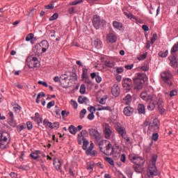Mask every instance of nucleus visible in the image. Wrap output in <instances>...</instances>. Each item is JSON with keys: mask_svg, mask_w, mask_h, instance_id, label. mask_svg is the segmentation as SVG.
<instances>
[{"mask_svg": "<svg viewBox=\"0 0 178 178\" xmlns=\"http://www.w3.org/2000/svg\"><path fill=\"white\" fill-rule=\"evenodd\" d=\"M79 91L81 94H86V85L81 84Z\"/></svg>", "mask_w": 178, "mask_h": 178, "instance_id": "obj_52", "label": "nucleus"}, {"mask_svg": "<svg viewBox=\"0 0 178 178\" xmlns=\"http://www.w3.org/2000/svg\"><path fill=\"white\" fill-rule=\"evenodd\" d=\"M178 51V42L175 43L171 49L170 54L172 56H176V52Z\"/></svg>", "mask_w": 178, "mask_h": 178, "instance_id": "obj_27", "label": "nucleus"}, {"mask_svg": "<svg viewBox=\"0 0 178 178\" xmlns=\"http://www.w3.org/2000/svg\"><path fill=\"white\" fill-rule=\"evenodd\" d=\"M33 51L35 54V55H37L38 56V55H40V54H43L42 53V49H41V45H40V44H37L33 48Z\"/></svg>", "mask_w": 178, "mask_h": 178, "instance_id": "obj_22", "label": "nucleus"}, {"mask_svg": "<svg viewBox=\"0 0 178 178\" xmlns=\"http://www.w3.org/2000/svg\"><path fill=\"white\" fill-rule=\"evenodd\" d=\"M116 130L121 137H123L124 136H126L127 134V132L126 131V128H124V127L118 125L116 127Z\"/></svg>", "mask_w": 178, "mask_h": 178, "instance_id": "obj_17", "label": "nucleus"}, {"mask_svg": "<svg viewBox=\"0 0 178 178\" xmlns=\"http://www.w3.org/2000/svg\"><path fill=\"white\" fill-rule=\"evenodd\" d=\"M122 85L124 89L128 90H131V86H132L131 79L129 78L124 79Z\"/></svg>", "mask_w": 178, "mask_h": 178, "instance_id": "obj_16", "label": "nucleus"}, {"mask_svg": "<svg viewBox=\"0 0 178 178\" xmlns=\"http://www.w3.org/2000/svg\"><path fill=\"white\" fill-rule=\"evenodd\" d=\"M175 95H177V90H174L170 92V97H175Z\"/></svg>", "mask_w": 178, "mask_h": 178, "instance_id": "obj_64", "label": "nucleus"}, {"mask_svg": "<svg viewBox=\"0 0 178 178\" xmlns=\"http://www.w3.org/2000/svg\"><path fill=\"white\" fill-rule=\"evenodd\" d=\"M70 104H71L72 106H74V108L75 109H77V106H79V104H77V102H76V101H74V100H73V99H72V100L70 101Z\"/></svg>", "mask_w": 178, "mask_h": 178, "instance_id": "obj_53", "label": "nucleus"}, {"mask_svg": "<svg viewBox=\"0 0 178 178\" xmlns=\"http://www.w3.org/2000/svg\"><path fill=\"white\" fill-rule=\"evenodd\" d=\"M158 138H159V135H158V133H154L152 136V140H153V141H158Z\"/></svg>", "mask_w": 178, "mask_h": 178, "instance_id": "obj_47", "label": "nucleus"}, {"mask_svg": "<svg viewBox=\"0 0 178 178\" xmlns=\"http://www.w3.org/2000/svg\"><path fill=\"white\" fill-rule=\"evenodd\" d=\"M140 98L143 99V101L149 102L147 105V109L149 111H154L156 105H158L159 109H162L163 108L162 104L163 101L162 98L158 97L156 95H148L147 92H143L140 94Z\"/></svg>", "mask_w": 178, "mask_h": 178, "instance_id": "obj_1", "label": "nucleus"}, {"mask_svg": "<svg viewBox=\"0 0 178 178\" xmlns=\"http://www.w3.org/2000/svg\"><path fill=\"white\" fill-rule=\"evenodd\" d=\"M40 154H41V152L40 150H36L32 152L30 154V156L32 157L33 159H38V158L40 157Z\"/></svg>", "mask_w": 178, "mask_h": 178, "instance_id": "obj_28", "label": "nucleus"}, {"mask_svg": "<svg viewBox=\"0 0 178 178\" xmlns=\"http://www.w3.org/2000/svg\"><path fill=\"white\" fill-rule=\"evenodd\" d=\"M82 79L86 84H88V86H91V84H92V82L90 80V76H86Z\"/></svg>", "mask_w": 178, "mask_h": 178, "instance_id": "obj_42", "label": "nucleus"}, {"mask_svg": "<svg viewBox=\"0 0 178 178\" xmlns=\"http://www.w3.org/2000/svg\"><path fill=\"white\" fill-rule=\"evenodd\" d=\"M55 105V101H51L47 104V109H50V108H52Z\"/></svg>", "mask_w": 178, "mask_h": 178, "instance_id": "obj_57", "label": "nucleus"}, {"mask_svg": "<svg viewBox=\"0 0 178 178\" xmlns=\"http://www.w3.org/2000/svg\"><path fill=\"white\" fill-rule=\"evenodd\" d=\"M159 126H160L159 120L155 118L149 122V130L156 131V133L157 131H159Z\"/></svg>", "mask_w": 178, "mask_h": 178, "instance_id": "obj_10", "label": "nucleus"}, {"mask_svg": "<svg viewBox=\"0 0 178 178\" xmlns=\"http://www.w3.org/2000/svg\"><path fill=\"white\" fill-rule=\"evenodd\" d=\"M124 14L125 16H127V17H128V19H133L134 17L131 13L124 12Z\"/></svg>", "mask_w": 178, "mask_h": 178, "instance_id": "obj_61", "label": "nucleus"}, {"mask_svg": "<svg viewBox=\"0 0 178 178\" xmlns=\"http://www.w3.org/2000/svg\"><path fill=\"white\" fill-rule=\"evenodd\" d=\"M156 159H158V156L156 154H154L151 160L152 165H149L147 171L149 177H151V176H156V167L155 166V164L156 163Z\"/></svg>", "mask_w": 178, "mask_h": 178, "instance_id": "obj_5", "label": "nucleus"}, {"mask_svg": "<svg viewBox=\"0 0 178 178\" xmlns=\"http://www.w3.org/2000/svg\"><path fill=\"white\" fill-rule=\"evenodd\" d=\"M172 58L170 59V66L172 67H174L175 69H176V67H177V60H176L177 58V56H172L171 57Z\"/></svg>", "mask_w": 178, "mask_h": 178, "instance_id": "obj_25", "label": "nucleus"}, {"mask_svg": "<svg viewBox=\"0 0 178 178\" xmlns=\"http://www.w3.org/2000/svg\"><path fill=\"white\" fill-rule=\"evenodd\" d=\"M104 65H105V66H106L107 67H113V66H115V63H114V62H111V61L106 60V61L104 62Z\"/></svg>", "mask_w": 178, "mask_h": 178, "instance_id": "obj_40", "label": "nucleus"}, {"mask_svg": "<svg viewBox=\"0 0 178 178\" xmlns=\"http://www.w3.org/2000/svg\"><path fill=\"white\" fill-rule=\"evenodd\" d=\"M129 159L137 166H144V163H145V160L137 154L129 155Z\"/></svg>", "mask_w": 178, "mask_h": 178, "instance_id": "obj_7", "label": "nucleus"}, {"mask_svg": "<svg viewBox=\"0 0 178 178\" xmlns=\"http://www.w3.org/2000/svg\"><path fill=\"white\" fill-rule=\"evenodd\" d=\"M103 133L104 134V138L106 140H111V138H113V131H112V127L109 126V124H104L103 127Z\"/></svg>", "mask_w": 178, "mask_h": 178, "instance_id": "obj_8", "label": "nucleus"}, {"mask_svg": "<svg viewBox=\"0 0 178 178\" xmlns=\"http://www.w3.org/2000/svg\"><path fill=\"white\" fill-rule=\"evenodd\" d=\"M147 53L141 54L140 56H139L138 57V60H144V59H145V58H147Z\"/></svg>", "mask_w": 178, "mask_h": 178, "instance_id": "obj_54", "label": "nucleus"}, {"mask_svg": "<svg viewBox=\"0 0 178 178\" xmlns=\"http://www.w3.org/2000/svg\"><path fill=\"white\" fill-rule=\"evenodd\" d=\"M89 134L90 137L95 139V141L97 140H101V134L97 131L95 129H89Z\"/></svg>", "mask_w": 178, "mask_h": 178, "instance_id": "obj_11", "label": "nucleus"}, {"mask_svg": "<svg viewBox=\"0 0 178 178\" xmlns=\"http://www.w3.org/2000/svg\"><path fill=\"white\" fill-rule=\"evenodd\" d=\"M88 111H89V112H90V113H92V112L95 113V107L91 106L88 108Z\"/></svg>", "mask_w": 178, "mask_h": 178, "instance_id": "obj_62", "label": "nucleus"}, {"mask_svg": "<svg viewBox=\"0 0 178 178\" xmlns=\"http://www.w3.org/2000/svg\"><path fill=\"white\" fill-rule=\"evenodd\" d=\"M86 113H87V110H86V108L82 109L80 112V119H83L84 115H86Z\"/></svg>", "mask_w": 178, "mask_h": 178, "instance_id": "obj_51", "label": "nucleus"}, {"mask_svg": "<svg viewBox=\"0 0 178 178\" xmlns=\"http://www.w3.org/2000/svg\"><path fill=\"white\" fill-rule=\"evenodd\" d=\"M24 129H26V125L20 124L17 127V131H19V133H20L22 130H24Z\"/></svg>", "mask_w": 178, "mask_h": 178, "instance_id": "obj_49", "label": "nucleus"}, {"mask_svg": "<svg viewBox=\"0 0 178 178\" xmlns=\"http://www.w3.org/2000/svg\"><path fill=\"white\" fill-rule=\"evenodd\" d=\"M87 169L90 172H92V170H94V161L87 163Z\"/></svg>", "mask_w": 178, "mask_h": 178, "instance_id": "obj_34", "label": "nucleus"}, {"mask_svg": "<svg viewBox=\"0 0 178 178\" xmlns=\"http://www.w3.org/2000/svg\"><path fill=\"white\" fill-rule=\"evenodd\" d=\"M54 165L56 170H60V168L62 166V161L59 159H54Z\"/></svg>", "mask_w": 178, "mask_h": 178, "instance_id": "obj_23", "label": "nucleus"}, {"mask_svg": "<svg viewBox=\"0 0 178 178\" xmlns=\"http://www.w3.org/2000/svg\"><path fill=\"white\" fill-rule=\"evenodd\" d=\"M168 54H169V51L168 50L163 51H159L158 55L159 56H160V58H166V56H168Z\"/></svg>", "mask_w": 178, "mask_h": 178, "instance_id": "obj_35", "label": "nucleus"}, {"mask_svg": "<svg viewBox=\"0 0 178 178\" xmlns=\"http://www.w3.org/2000/svg\"><path fill=\"white\" fill-rule=\"evenodd\" d=\"M96 145H98L99 147V149L100 151H104V145H106V143H108V141L105 140H101V139L99 140H96L95 141Z\"/></svg>", "mask_w": 178, "mask_h": 178, "instance_id": "obj_20", "label": "nucleus"}, {"mask_svg": "<svg viewBox=\"0 0 178 178\" xmlns=\"http://www.w3.org/2000/svg\"><path fill=\"white\" fill-rule=\"evenodd\" d=\"M97 111H108L109 112H112V108L109 106L98 105Z\"/></svg>", "mask_w": 178, "mask_h": 178, "instance_id": "obj_26", "label": "nucleus"}, {"mask_svg": "<svg viewBox=\"0 0 178 178\" xmlns=\"http://www.w3.org/2000/svg\"><path fill=\"white\" fill-rule=\"evenodd\" d=\"M35 122H37L38 124H40V123H42V118L40 116V113H38L35 114Z\"/></svg>", "mask_w": 178, "mask_h": 178, "instance_id": "obj_33", "label": "nucleus"}, {"mask_svg": "<svg viewBox=\"0 0 178 178\" xmlns=\"http://www.w3.org/2000/svg\"><path fill=\"white\" fill-rule=\"evenodd\" d=\"M111 92L114 97H119L120 94V88L118 83H115L111 88Z\"/></svg>", "mask_w": 178, "mask_h": 178, "instance_id": "obj_13", "label": "nucleus"}, {"mask_svg": "<svg viewBox=\"0 0 178 178\" xmlns=\"http://www.w3.org/2000/svg\"><path fill=\"white\" fill-rule=\"evenodd\" d=\"M138 113L143 114L145 113V106H144V104H139L138 106Z\"/></svg>", "mask_w": 178, "mask_h": 178, "instance_id": "obj_32", "label": "nucleus"}, {"mask_svg": "<svg viewBox=\"0 0 178 178\" xmlns=\"http://www.w3.org/2000/svg\"><path fill=\"white\" fill-rule=\"evenodd\" d=\"M113 26L114 29H117V30H122V28L123 27V24H122V23L118 22L116 21L113 22Z\"/></svg>", "mask_w": 178, "mask_h": 178, "instance_id": "obj_30", "label": "nucleus"}, {"mask_svg": "<svg viewBox=\"0 0 178 178\" xmlns=\"http://www.w3.org/2000/svg\"><path fill=\"white\" fill-rule=\"evenodd\" d=\"M92 24L96 30H99V27H102L106 24V21L101 19L99 16L96 15L93 16Z\"/></svg>", "mask_w": 178, "mask_h": 178, "instance_id": "obj_6", "label": "nucleus"}, {"mask_svg": "<svg viewBox=\"0 0 178 178\" xmlns=\"http://www.w3.org/2000/svg\"><path fill=\"white\" fill-rule=\"evenodd\" d=\"M83 2H84L83 0H75L74 1H70L69 5L70 6H73L74 5H79V3H83Z\"/></svg>", "mask_w": 178, "mask_h": 178, "instance_id": "obj_37", "label": "nucleus"}, {"mask_svg": "<svg viewBox=\"0 0 178 178\" xmlns=\"http://www.w3.org/2000/svg\"><path fill=\"white\" fill-rule=\"evenodd\" d=\"M78 102L79 104H86L87 105V104H90V100L86 97L80 96L78 98Z\"/></svg>", "mask_w": 178, "mask_h": 178, "instance_id": "obj_24", "label": "nucleus"}, {"mask_svg": "<svg viewBox=\"0 0 178 178\" xmlns=\"http://www.w3.org/2000/svg\"><path fill=\"white\" fill-rule=\"evenodd\" d=\"M93 45L94 47H95V48H97V49H99V48H102V42L99 40H94Z\"/></svg>", "mask_w": 178, "mask_h": 178, "instance_id": "obj_31", "label": "nucleus"}, {"mask_svg": "<svg viewBox=\"0 0 178 178\" xmlns=\"http://www.w3.org/2000/svg\"><path fill=\"white\" fill-rule=\"evenodd\" d=\"M26 127L28 130H31L33 129V123L29 121L26 122Z\"/></svg>", "mask_w": 178, "mask_h": 178, "instance_id": "obj_59", "label": "nucleus"}, {"mask_svg": "<svg viewBox=\"0 0 178 178\" xmlns=\"http://www.w3.org/2000/svg\"><path fill=\"white\" fill-rule=\"evenodd\" d=\"M161 77L164 81L165 84L170 87L172 86V79H173V74L169 70L163 71L161 74Z\"/></svg>", "mask_w": 178, "mask_h": 178, "instance_id": "obj_4", "label": "nucleus"}, {"mask_svg": "<svg viewBox=\"0 0 178 178\" xmlns=\"http://www.w3.org/2000/svg\"><path fill=\"white\" fill-rule=\"evenodd\" d=\"M89 77L88 76V70L87 68H83L82 70V79Z\"/></svg>", "mask_w": 178, "mask_h": 178, "instance_id": "obj_39", "label": "nucleus"}, {"mask_svg": "<svg viewBox=\"0 0 178 178\" xmlns=\"http://www.w3.org/2000/svg\"><path fill=\"white\" fill-rule=\"evenodd\" d=\"M131 95H127L123 99V103L125 104V105H129L130 102H131Z\"/></svg>", "mask_w": 178, "mask_h": 178, "instance_id": "obj_29", "label": "nucleus"}, {"mask_svg": "<svg viewBox=\"0 0 178 178\" xmlns=\"http://www.w3.org/2000/svg\"><path fill=\"white\" fill-rule=\"evenodd\" d=\"M134 170L136 172V173H141L143 172V168L141 165H136L134 167Z\"/></svg>", "mask_w": 178, "mask_h": 178, "instance_id": "obj_41", "label": "nucleus"}, {"mask_svg": "<svg viewBox=\"0 0 178 178\" xmlns=\"http://www.w3.org/2000/svg\"><path fill=\"white\" fill-rule=\"evenodd\" d=\"M58 13H54L50 18H49V21L50 22H53V20H56V19H58Z\"/></svg>", "mask_w": 178, "mask_h": 178, "instance_id": "obj_55", "label": "nucleus"}, {"mask_svg": "<svg viewBox=\"0 0 178 178\" xmlns=\"http://www.w3.org/2000/svg\"><path fill=\"white\" fill-rule=\"evenodd\" d=\"M33 38H34V34L29 33L26 37V41H31V40H33Z\"/></svg>", "mask_w": 178, "mask_h": 178, "instance_id": "obj_48", "label": "nucleus"}, {"mask_svg": "<svg viewBox=\"0 0 178 178\" xmlns=\"http://www.w3.org/2000/svg\"><path fill=\"white\" fill-rule=\"evenodd\" d=\"M41 97H45V93H44L43 92L38 93L36 99V104H40V98H41Z\"/></svg>", "mask_w": 178, "mask_h": 178, "instance_id": "obj_45", "label": "nucleus"}, {"mask_svg": "<svg viewBox=\"0 0 178 178\" xmlns=\"http://www.w3.org/2000/svg\"><path fill=\"white\" fill-rule=\"evenodd\" d=\"M106 149L103 150L102 152H104L106 155H113V147L112 146V144L108 142L107 145L105 146Z\"/></svg>", "mask_w": 178, "mask_h": 178, "instance_id": "obj_14", "label": "nucleus"}, {"mask_svg": "<svg viewBox=\"0 0 178 178\" xmlns=\"http://www.w3.org/2000/svg\"><path fill=\"white\" fill-rule=\"evenodd\" d=\"M120 152H122V147L118 144H115L113 147V155L115 158H119L120 156Z\"/></svg>", "mask_w": 178, "mask_h": 178, "instance_id": "obj_12", "label": "nucleus"}, {"mask_svg": "<svg viewBox=\"0 0 178 178\" xmlns=\"http://www.w3.org/2000/svg\"><path fill=\"white\" fill-rule=\"evenodd\" d=\"M124 115L125 116H131L133 113H134V108L130 107V106H127L124 108Z\"/></svg>", "mask_w": 178, "mask_h": 178, "instance_id": "obj_21", "label": "nucleus"}, {"mask_svg": "<svg viewBox=\"0 0 178 178\" xmlns=\"http://www.w3.org/2000/svg\"><path fill=\"white\" fill-rule=\"evenodd\" d=\"M43 124L45 126V127H52V122L48 121V120L45 119L43 121Z\"/></svg>", "mask_w": 178, "mask_h": 178, "instance_id": "obj_43", "label": "nucleus"}, {"mask_svg": "<svg viewBox=\"0 0 178 178\" xmlns=\"http://www.w3.org/2000/svg\"><path fill=\"white\" fill-rule=\"evenodd\" d=\"M9 145V134L6 131L0 132V149H6Z\"/></svg>", "mask_w": 178, "mask_h": 178, "instance_id": "obj_3", "label": "nucleus"}, {"mask_svg": "<svg viewBox=\"0 0 178 178\" xmlns=\"http://www.w3.org/2000/svg\"><path fill=\"white\" fill-rule=\"evenodd\" d=\"M121 162H123L124 163L126 162V154H122L120 157Z\"/></svg>", "mask_w": 178, "mask_h": 178, "instance_id": "obj_63", "label": "nucleus"}, {"mask_svg": "<svg viewBox=\"0 0 178 178\" xmlns=\"http://www.w3.org/2000/svg\"><path fill=\"white\" fill-rule=\"evenodd\" d=\"M157 38H158V35H156V33H154L152 38H151V44H154V42L156 41Z\"/></svg>", "mask_w": 178, "mask_h": 178, "instance_id": "obj_56", "label": "nucleus"}, {"mask_svg": "<svg viewBox=\"0 0 178 178\" xmlns=\"http://www.w3.org/2000/svg\"><path fill=\"white\" fill-rule=\"evenodd\" d=\"M60 79H61V80H64V81H66L69 77L67 76V74H64L60 76Z\"/></svg>", "mask_w": 178, "mask_h": 178, "instance_id": "obj_60", "label": "nucleus"}, {"mask_svg": "<svg viewBox=\"0 0 178 178\" xmlns=\"http://www.w3.org/2000/svg\"><path fill=\"white\" fill-rule=\"evenodd\" d=\"M145 77L146 75L145 73H138L135 75L133 78L135 83V90H138V91L143 90V87H144V83H145V81L144 80Z\"/></svg>", "mask_w": 178, "mask_h": 178, "instance_id": "obj_2", "label": "nucleus"}, {"mask_svg": "<svg viewBox=\"0 0 178 178\" xmlns=\"http://www.w3.org/2000/svg\"><path fill=\"white\" fill-rule=\"evenodd\" d=\"M88 145V140L86 138H83V149H87V146Z\"/></svg>", "mask_w": 178, "mask_h": 178, "instance_id": "obj_46", "label": "nucleus"}, {"mask_svg": "<svg viewBox=\"0 0 178 178\" xmlns=\"http://www.w3.org/2000/svg\"><path fill=\"white\" fill-rule=\"evenodd\" d=\"M50 129H59V122L51 123V127H49Z\"/></svg>", "mask_w": 178, "mask_h": 178, "instance_id": "obj_50", "label": "nucleus"}, {"mask_svg": "<svg viewBox=\"0 0 178 178\" xmlns=\"http://www.w3.org/2000/svg\"><path fill=\"white\" fill-rule=\"evenodd\" d=\"M39 44L41 47L42 53L47 52V49L49 48V43H48V41L47 40L42 41Z\"/></svg>", "mask_w": 178, "mask_h": 178, "instance_id": "obj_19", "label": "nucleus"}, {"mask_svg": "<svg viewBox=\"0 0 178 178\" xmlns=\"http://www.w3.org/2000/svg\"><path fill=\"white\" fill-rule=\"evenodd\" d=\"M26 63L29 69H33L34 67H38V58L34 56H29L26 58Z\"/></svg>", "mask_w": 178, "mask_h": 178, "instance_id": "obj_9", "label": "nucleus"}, {"mask_svg": "<svg viewBox=\"0 0 178 178\" xmlns=\"http://www.w3.org/2000/svg\"><path fill=\"white\" fill-rule=\"evenodd\" d=\"M69 131L71 134H76L77 133V129L73 125H70L69 127Z\"/></svg>", "mask_w": 178, "mask_h": 178, "instance_id": "obj_36", "label": "nucleus"}, {"mask_svg": "<svg viewBox=\"0 0 178 178\" xmlns=\"http://www.w3.org/2000/svg\"><path fill=\"white\" fill-rule=\"evenodd\" d=\"M9 118L8 120V123L12 127H16V121H15V116L13 115V113L10 111L8 113Z\"/></svg>", "mask_w": 178, "mask_h": 178, "instance_id": "obj_15", "label": "nucleus"}, {"mask_svg": "<svg viewBox=\"0 0 178 178\" xmlns=\"http://www.w3.org/2000/svg\"><path fill=\"white\" fill-rule=\"evenodd\" d=\"M122 141H124L127 144H130V138L127 136V134L126 135H124L122 136Z\"/></svg>", "mask_w": 178, "mask_h": 178, "instance_id": "obj_38", "label": "nucleus"}, {"mask_svg": "<svg viewBox=\"0 0 178 178\" xmlns=\"http://www.w3.org/2000/svg\"><path fill=\"white\" fill-rule=\"evenodd\" d=\"M106 40L108 42L113 44V42H116L118 38L114 33H108L106 36Z\"/></svg>", "mask_w": 178, "mask_h": 178, "instance_id": "obj_18", "label": "nucleus"}, {"mask_svg": "<svg viewBox=\"0 0 178 178\" xmlns=\"http://www.w3.org/2000/svg\"><path fill=\"white\" fill-rule=\"evenodd\" d=\"M94 113H95L92 112V113H90V114H88V119L89 120H94V118H95V116L94 115Z\"/></svg>", "mask_w": 178, "mask_h": 178, "instance_id": "obj_58", "label": "nucleus"}, {"mask_svg": "<svg viewBox=\"0 0 178 178\" xmlns=\"http://www.w3.org/2000/svg\"><path fill=\"white\" fill-rule=\"evenodd\" d=\"M105 161L106 162H108V163H109L112 166H113L115 165V162L113 161V159H112V158H111V157H106Z\"/></svg>", "mask_w": 178, "mask_h": 178, "instance_id": "obj_44", "label": "nucleus"}]
</instances>
